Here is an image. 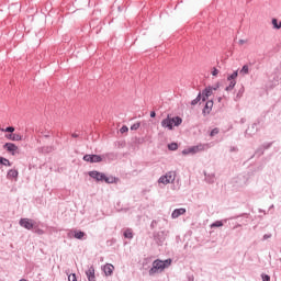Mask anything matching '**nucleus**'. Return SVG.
<instances>
[{
	"mask_svg": "<svg viewBox=\"0 0 281 281\" xmlns=\"http://www.w3.org/2000/svg\"><path fill=\"white\" fill-rule=\"evenodd\" d=\"M170 265H172L171 259H167L165 261L155 260L153 262V268L149 270V276H155V273H157L159 271H164V269L170 267Z\"/></svg>",
	"mask_w": 281,
	"mask_h": 281,
	"instance_id": "f257e3e1",
	"label": "nucleus"
},
{
	"mask_svg": "<svg viewBox=\"0 0 281 281\" xmlns=\"http://www.w3.org/2000/svg\"><path fill=\"white\" fill-rule=\"evenodd\" d=\"M89 177L95 179V181H104L105 183H117V178L113 176L108 177L106 175L98 171H90Z\"/></svg>",
	"mask_w": 281,
	"mask_h": 281,
	"instance_id": "f03ea898",
	"label": "nucleus"
},
{
	"mask_svg": "<svg viewBox=\"0 0 281 281\" xmlns=\"http://www.w3.org/2000/svg\"><path fill=\"white\" fill-rule=\"evenodd\" d=\"M210 148V145L207 144H199L195 146H191L187 149L182 150V155H196V153H203L204 150H207Z\"/></svg>",
	"mask_w": 281,
	"mask_h": 281,
	"instance_id": "7ed1b4c3",
	"label": "nucleus"
},
{
	"mask_svg": "<svg viewBox=\"0 0 281 281\" xmlns=\"http://www.w3.org/2000/svg\"><path fill=\"white\" fill-rule=\"evenodd\" d=\"M175 179H177V173L175 171H169L165 176L159 178L158 183L168 186V183H172Z\"/></svg>",
	"mask_w": 281,
	"mask_h": 281,
	"instance_id": "20e7f679",
	"label": "nucleus"
},
{
	"mask_svg": "<svg viewBox=\"0 0 281 281\" xmlns=\"http://www.w3.org/2000/svg\"><path fill=\"white\" fill-rule=\"evenodd\" d=\"M20 225L21 227H24V229H34V227H36V222L30 218H21Z\"/></svg>",
	"mask_w": 281,
	"mask_h": 281,
	"instance_id": "39448f33",
	"label": "nucleus"
},
{
	"mask_svg": "<svg viewBox=\"0 0 281 281\" xmlns=\"http://www.w3.org/2000/svg\"><path fill=\"white\" fill-rule=\"evenodd\" d=\"M217 89L218 87H206L202 91V94H200L202 97V102H206L207 98H210V95H212Z\"/></svg>",
	"mask_w": 281,
	"mask_h": 281,
	"instance_id": "423d86ee",
	"label": "nucleus"
},
{
	"mask_svg": "<svg viewBox=\"0 0 281 281\" xmlns=\"http://www.w3.org/2000/svg\"><path fill=\"white\" fill-rule=\"evenodd\" d=\"M236 78H238V70L228 76L227 80L229 81V86L226 87V91H232V89L236 87Z\"/></svg>",
	"mask_w": 281,
	"mask_h": 281,
	"instance_id": "0eeeda50",
	"label": "nucleus"
},
{
	"mask_svg": "<svg viewBox=\"0 0 281 281\" xmlns=\"http://www.w3.org/2000/svg\"><path fill=\"white\" fill-rule=\"evenodd\" d=\"M83 161H88L90 164H100L102 161V156L100 155H85Z\"/></svg>",
	"mask_w": 281,
	"mask_h": 281,
	"instance_id": "6e6552de",
	"label": "nucleus"
},
{
	"mask_svg": "<svg viewBox=\"0 0 281 281\" xmlns=\"http://www.w3.org/2000/svg\"><path fill=\"white\" fill-rule=\"evenodd\" d=\"M162 128H168L169 131H172V120L170 115L167 116V119L161 121Z\"/></svg>",
	"mask_w": 281,
	"mask_h": 281,
	"instance_id": "1a4fd4ad",
	"label": "nucleus"
},
{
	"mask_svg": "<svg viewBox=\"0 0 281 281\" xmlns=\"http://www.w3.org/2000/svg\"><path fill=\"white\" fill-rule=\"evenodd\" d=\"M4 148L5 150H8V153H11L12 155H14L16 150H19V147L14 143L4 144Z\"/></svg>",
	"mask_w": 281,
	"mask_h": 281,
	"instance_id": "9d476101",
	"label": "nucleus"
},
{
	"mask_svg": "<svg viewBox=\"0 0 281 281\" xmlns=\"http://www.w3.org/2000/svg\"><path fill=\"white\" fill-rule=\"evenodd\" d=\"M86 276L88 278L89 281H95V268H93V266H91L87 271H86Z\"/></svg>",
	"mask_w": 281,
	"mask_h": 281,
	"instance_id": "9b49d317",
	"label": "nucleus"
},
{
	"mask_svg": "<svg viewBox=\"0 0 281 281\" xmlns=\"http://www.w3.org/2000/svg\"><path fill=\"white\" fill-rule=\"evenodd\" d=\"M214 106V101H207L204 109H203V114L204 115H210V113L212 112V109Z\"/></svg>",
	"mask_w": 281,
	"mask_h": 281,
	"instance_id": "f8f14e48",
	"label": "nucleus"
},
{
	"mask_svg": "<svg viewBox=\"0 0 281 281\" xmlns=\"http://www.w3.org/2000/svg\"><path fill=\"white\" fill-rule=\"evenodd\" d=\"M183 214H186V209H176L171 214V218H179V216H183Z\"/></svg>",
	"mask_w": 281,
	"mask_h": 281,
	"instance_id": "ddd939ff",
	"label": "nucleus"
},
{
	"mask_svg": "<svg viewBox=\"0 0 281 281\" xmlns=\"http://www.w3.org/2000/svg\"><path fill=\"white\" fill-rule=\"evenodd\" d=\"M7 138L11 142H21L23 139V136L21 134H9Z\"/></svg>",
	"mask_w": 281,
	"mask_h": 281,
	"instance_id": "4468645a",
	"label": "nucleus"
},
{
	"mask_svg": "<svg viewBox=\"0 0 281 281\" xmlns=\"http://www.w3.org/2000/svg\"><path fill=\"white\" fill-rule=\"evenodd\" d=\"M114 269H115V267H113V265H111V263H106L103 267V271H104L105 276H112Z\"/></svg>",
	"mask_w": 281,
	"mask_h": 281,
	"instance_id": "2eb2a0df",
	"label": "nucleus"
},
{
	"mask_svg": "<svg viewBox=\"0 0 281 281\" xmlns=\"http://www.w3.org/2000/svg\"><path fill=\"white\" fill-rule=\"evenodd\" d=\"M183 123V120L179 116H175L171 119V126H181V124Z\"/></svg>",
	"mask_w": 281,
	"mask_h": 281,
	"instance_id": "dca6fc26",
	"label": "nucleus"
},
{
	"mask_svg": "<svg viewBox=\"0 0 281 281\" xmlns=\"http://www.w3.org/2000/svg\"><path fill=\"white\" fill-rule=\"evenodd\" d=\"M8 179H16L19 177V171L16 169H11L7 175Z\"/></svg>",
	"mask_w": 281,
	"mask_h": 281,
	"instance_id": "f3484780",
	"label": "nucleus"
},
{
	"mask_svg": "<svg viewBox=\"0 0 281 281\" xmlns=\"http://www.w3.org/2000/svg\"><path fill=\"white\" fill-rule=\"evenodd\" d=\"M74 237L77 238L78 240H82V238H85V232H82V231H75L74 232Z\"/></svg>",
	"mask_w": 281,
	"mask_h": 281,
	"instance_id": "a211bd4d",
	"label": "nucleus"
},
{
	"mask_svg": "<svg viewBox=\"0 0 281 281\" xmlns=\"http://www.w3.org/2000/svg\"><path fill=\"white\" fill-rule=\"evenodd\" d=\"M239 74L240 76H247V74H249V66L244 65Z\"/></svg>",
	"mask_w": 281,
	"mask_h": 281,
	"instance_id": "6ab92c4d",
	"label": "nucleus"
},
{
	"mask_svg": "<svg viewBox=\"0 0 281 281\" xmlns=\"http://www.w3.org/2000/svg\"><path fill=\"white\" fill-rule=\"evenodd\" d=\"M272 25L276 30H281V22L278 23V19H272Z\"/></svg>",
	"mask_w": 281,
	"mask_h": 281,
	"instance_id": "aec40b11",
	"label": "nucleus"
},
{
	"mask_svg": "<svg viewBox=\"0 0 281 281\" xmlns=\"http://www.w3.org/2000/svg\"><path fill=\"white\" fill-rule=\"evenodd\" d=\"M124 237H125V238H133V229L127 228V229L124 232Z\"/></svg>",
	"mask_w": 281,
	"mask_h": 281,
	"instance_id": "412c9836",
	"label": "nucleus"
},
{
	"mask_svg": "<svg viewBox=\"0 0 281 281\" xmlns=\"http://www.w3.org/2000/svg\"><path fill=\"white\" fill-rule=\"evenodd\" d=\"M0 164H1L2 166H12V165L10 164V160H8V159H5V158H3V157H0Z\"/></svg>",
	"mask_w": 281,
	"mask_h": 281,
	"instance_id": "4be33fe9",
	"label": "nucleus"
},
{
	"mask_svg": "<svg viewBox=\"0 0 281 281\" xmlns=\"http://www.w3.org/2000/svg\"><path fill=\"white\" fill-rule=\"evenodd\" d=\"M169 150H177V148H179V145H177V143H171L168 145Z\"/></svg>",
	"mask_w": 281,
	"mask_h": 281,
	"instance_id": "5701e85b",
	"label": "nucleus"
},
{
	"mask_svg": "<svg viewBox=\"0 0 281 281\" xmlns=\"http://www.w3.org/2000/svg\"><path fill=\"white\" fill-rule=\"evenodd\" d=\"M139 126H142L140 123H134L132 126H131V131H137L139 128Z\"/></svg>",
	"mask_w": 281,
	"mask_h": 281,
	"instance_id": "b1692460",
	"label": "nucleus"
},
{
	"mask_svg": "<svg viewBox=\"0 0 281 281\" xmlns=\"http://www.w3.org/2000/svg\"><path fill=\"white\" fill-rule=\"evenodd\" d=\"M211 227H223V222L217 221L211 225Z\"/></svg>",
	"mask_w": 281,
	"mask_h": 281,
	"instance_id": "393cba45",
	"label": "nucleus"
},
{
	"mask_svg": "<svg viewBox=\"0 0 281 281\" xmlns=\"http://www.w3.org/2000/svg\"><path fill=\"white\" fill-rule=\"evenodd\" d=\"M201 94H199L198 97H196V99H194L192 102H191V104H199V102L201 101Z\"/></svg>",
	"mask_w": 281,
	"mask_h": 281,
	"instance_id": "a878e982",
	"label": "nucleus"
},
{
	"mask_svg": "<svg viewBox=\"0 0 281 281\" xmlns=\"http://www.w3.org/2000/svg\"><path fill=\"white\" fill-rule=\"evenodd\" d=\"M120 133L124 134V133H128V126L123 125L120 130Z\"/></svg>",
	"mask_w": 281,
	"mask_h": 281,
	"instance_id": "bb28decb",
	"label": "nucleus"
},
{
	"mask_svg": "<svg viewBox=\"0 0 281 281\" xmlns=\"http://www.w3.org/2000/svg\"><path fill=\"white\" fill-rule=\"evenodd\" d=\"M4 133H14V127L9 126L4 130Z\"/></svg>",
	"mask_w": 281,
	"mask_h": 281,
	"instance_id": "cd10ccee",
	"label": "nucleus"
},
{
	"mask_svg": "<svg viewBox=\"0 0 281 281\" xmlns=\"http://www.w3.org/2000/svg\"><path fill=\"white\" fill-rule=\"evenodd\" d=\"M214 135H218V128H214L211 131V137H214Z\"/></svg>",
	"mask_w": 281,
	"mask_h": 281,
	"instance_id": "c85d7f7f",
	"label": "nucleus"
},
{
	"mask_svg": "<svg viewBox=\"0 0 281 281\" xmlns=\"http://www.w3.org/2000/svg\"><path fill=\"white\" fill-rule=\"evenodd\" d=\"M68 281H78L77 279H76V274H70L69 277H68Z\"/></svg>",
	"mask_w": 281,
	"mask_h": 281,
	"instance_id": "c756f323",
	"label": "nucleus"
},
{
	"mask_svg": "<svg viewBox=\"0 0 281 281\" xmlns=\"http://www.w3.org/2000/svg\"><path fill=\"white\" fill-rule=\"evenodd\" d=\"M262 280L263 281H271V277H269V274H263Z\"/></svg>",
	"mask_w": 281,
	"mask_h": 281,
	"instance_id": "7c9ffc66",
	"label": "nucleus"
},
{
	"mask_svg": "<svg viewBox=\"0 0 281 281\" xmlns=\"http://www.w3.org/2000/svg\"><path fill=\"white\" fill-rule=\"evenodd\" d=\"M220 71L216 68H213L212 76H218Z\"/></svg>",
	"mask_w": 281,
	"mask_h": 281,
	"instance_id": "2f4dec72",
	"label": "nucleus"
},
{
	"mask_svg": "<svg viewBox=\"0 0 281 281\" xmlns=\"http://www.w3.org/2000/svg\"><path fill=\"white\" fill-rule=\"evenodd\" d=\"M156 115H157V113L150 112V117H155Z\"/></svg>",
	"mask_w": 281,
	"mask_h": 281,
	"instance_id": "473e14b6",
	"label": "nucleus"
},
{
	"mask_svg": "<svg viewBox=\"0 0 281 281\" xmlns=\"http://www.w3.org/2000/svg\"><path fill=\"white\" fill-rule=\"evenodd\" d=\"M36 234H40V235L43 234V229H37Z\"/></svg>",
	"mask_w": 281,
	"mask_h": 281,
	"instance_id": "72a5a7b5",
	"label": "nucleus"
},
{
	"mask_svg": "<svg viewBox=\"0 0 281 281\" xmlns=\"http://www.w3.org/2000/svg\"><path fill=\"white\" fill-rule=\"evenodd\" d=\"M72 137H78V134H72Z\"/></svg>",
	"mask_w": 281,
	"mask_h": 281,
	"instance_id": "f704fd0d",
	"label": "nucleus"
},
{
	"mask_svg": "<svg viewBox=\"0 0 281 281\" xmlns=\"http://www.w3.org/2000/svg\"><path fill=\"white\" fill-rule=\"evenodd\" d=\"M239 43H245V42L243 40H240Z\"/></svg>",
	"mask_w": 281,
	"mask_h": 281,
	"instance_id": "c9c22d12",
	"label": "nucleus"
},
{
	"mask_svg": "<svg viewBox=\"0 0 281 281\" xmlns=\"http://www.w3.org/2000/svg\"><path fill=\"white\" fill-rule=\"evenodd\" d=\"M218 102H221V98L218 99Z\"/></svg>",
	"mask_w": 281,
	"mask_h": 281,
	"instance_id": "e433bc0d",
	"label": "nucleus"
}]
</instances>
